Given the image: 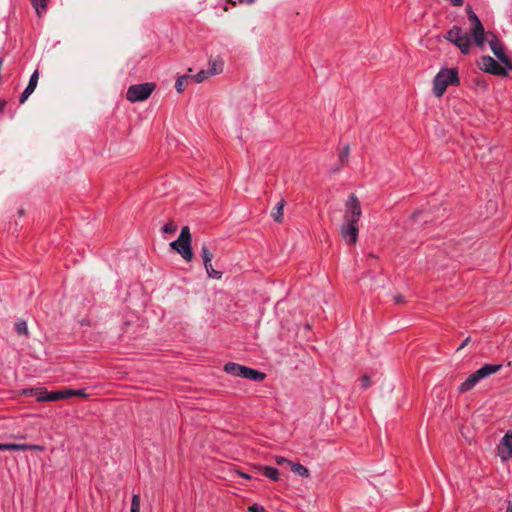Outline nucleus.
<instances>
[{
	"mask_svg": "<svg viewBox=\"0 0 512 512\" xmlns=\"http://www.w3.org/2000/svg\"><path fill=\"white\" fill-rule=\"evenodd\" d=\"M224 371L232 376L256 381V369L248 368L237 363L230 362L225 364Z\"/></svg>",
	"mask_w": 512,
	"mask_h": 512,
	"instance_id": "obj_7",
	"label": "nucleus"
},
{
	"mask_svg": "<svg viewBox=\"0 0 512 512\" xmlns=\"http://www.w3.org/2000/svg\"><path fill=\"white\" fill-rule=\"evenodd\" d=\"M192 79L191 74H185L177 78L175 88L177 92L181 93L183 92L185 85L188 83V81Z\"/></svg>",
	"mask_w": 512,
	"mask_h": 512,
	"instance_id": "obj_18",
	"label": "nucleus"
},
{
	"mask_svg": "<svg viewBox=\"0 0 512 512\" xmlns=\"http://www.w3.org/2000/svg\"><path fill=\"white\" fill-rule=\"evenodd\" d=\"M248 510L249 512H256V503L249 506Z\"/></svg>",
	"mask_w": 512,
	"mask_h": 512,
	"instance_id": "obj_34",
	"label": "nucleus"
},
{
	"mask_svg": "<svg viewBox=\"0 0 512 512\" xmlns=\"http://www.w3.org/2000/svg\"><path fill=\"white\" fill-rule=\"evenodd\" d=\"M177 229V226L173 223V222H169V223H166L163 227H162V231L164 233H173L175 232Z\"/></svg>",
	"mask_w": 512,
	"mask_h": 512,
	"instance_id": "obj_27",
	"label": "nucleus"
},
{
	"mask_svg": "<svg viewBox=\"0 0 512 512\" xmlns=\"http://www.w3.org/2000/svg\"><path fill=\"white\" fill-rule=\"evenodd\" d=\"M67 392H68V389H63V390H59V391H51L47 398H49V401H58V400L66 399V398H69V395L66 394Z\"/></svg>",
	"mask_w": 512,
	"mask_h": 512,
	"instance_id": "obj_19",
	"label": "nucleus"
},
{
	"mask_svg": "<svg viewBox=\"0 0 512 512\" xmlns=\"http://www.w3.org/2000/svg\"><path fill=\"white\" fill-rule=\"evenodd\" d=\"M201 257L203 259L204 268L208 276L212 279H220L222 272L215 270L212 266L213 253L210 252L207 245L203 244L201 247Z\"/></svg>",
	"mask_w": 512,
	"mask_h": 512,
	"instance_id": "obj_9",
	"label": "nucleus"
},
{
	"mask_svg": "<svg viewBox=\"0 0 512 512\" xmlns=\"http://www.w3.org/2000/svg\"><path fill=\"white\" fill-rule=\"evenodd\" d=\"M362 214L361 205L355 194H350L346 203L344 211V222L341 226L340 232L344 241L353 245L358 239V222Z\"/></svg>",
	"mask_w": 512,
	"mask_h": 512,
	"instance_id": "obj_2",
	"label": "nucleus"
},
{
	"mask_svg": "<svg viewBox=\"0 0 512 512\" xmlns=\"http://www.w3.org/2000/svg\"><path fill=\"white\" fill-rule=\"evenodd\" d=\"M500 369V364H485L469 375V377L459 385L458 391L465 393L472 390L482 379L498 372Z\"/></svg>",
	"mask_w": 512,
	"mask_h": 512,
	"instance_id": "obj_4",
	"label": "nucleus"
},
{
	"mask_svg": "<svg viewBox=\"0 0 512 512\" xmlns=\"http://www.w3.org/2000/svg\"><path fill=\"white\" fill-rule=\"evenodd\" d=\"M262 474L272 481L279 480V471L277 468L272 466H264L261 468Z\"/></svg>",
	"mask_w": 512,
	"mask_h": 512,
	"instance_id": "obj_16",
	"label": "nucleus"
},
{
	"mask_svg": "<svg viewBox=\"0 0 512 512\" xmlns=\"http://www.w3.org/2000/svg\"><path fill=\"white\" fill-rule=\"evenodd\" d=\"M460 79L456 68H442L433 79V93L441 97L450 85H459Z\"/></svg>",
	"mask_w": 512,
	"mask_h": 512,
	"instance_id": "obj_3",
	"label": "nucleus"
},
{
	"mask_svg": "<svg viewBox=\"0 0 512 512\" xmlns=\"http://www.w3.org/2000/svg\"><path fill=\"white\" fill-rule=\"evenodd\" d=\"M38 80H39V73L37 70H35L32 73V75L30 76L28 85L26 86V88L24 89L22 94L20 95L19 102L21 104L26 102L27 99L29 98V96L35 91L37 84H38Z\"/></svg>",
	"mask_w": 512,
	"mask_h": 512,
	"instance_id": "obj_12",
	"label": "nucleus"
},
{
	"mask_svg": "<svg viewBox=\"0 0 512 512\" xmlns=\"http://www.w3.org/2000/svg\"><path fill=\"white\" fill-rule=\"evenodd\" d=\"M284 205L285 201L281 199L274 207L273 211L271 212V217L274 219V221L281 222L283 220Z\"/></svg>",
	"mask_w": 512,
	"mask_h": 512,
	"instance_id": "obj_15",
	"label": "nucleus"
},
{
	"mask_svg": "<svg viewBox=\"0 0 512 512\" xmlns=\"http://www.w3.org/2000/svg\"><path fill=\"white\" fill-rule=\"evenodd\" d=\"M15 330L20 335H26L28 333L27 323L25 321H18L15 323Z\"/></svg>",
	"mask_w": 512,
	"mask_h": 512,
	"instance_id": "obj_23",
	"label": "nucleus"
},
{
	"mask_svg": "<svg viewBox=\"0 0 512 512\" xmlns=\"http://www.w3.org/2000/svg\"><path fill=\"white\" fill-rule=\"evenodd\" d=\"M289 465L291 467V470L295 474H297L301 477H305V478L309 477V475H310L309 470L302 464L289 462Z\"/></svg>",
	"mask_w": 512,
	"mask_h": 512,
	"instance_id": "obj_17",
	"label": "nucleus"
},
{
	"mask_svg": "<svg viewBox=\"0 0 512 512\" xmlns=\"http://www.w3.org/2000/svg\"><path fill=\"white\" fill-rule=\"evenodd\" d=\"M240 2H244V3H247V4H251L254 2V0H239Z\"/></svg>",
	"mask_w": 512,
	"mask_h": 512,
	"instance_id": "obj_38",
	"label": "nucleus"
},
{
	"mask_svg": "<svg viewBox=\"0 0 512 512\" xmlns=\"http://www.w3.org/2000/svg\"><path fill=\"white\" fill-rule=\"evenodd\" d=\"M264 511H265L264 507L258 506V512H264Z\"/></svg>",
	"mask_w": 512,
	"mask_h": 512,
	"instance_id": "obj_40",
	"label": "nucleus"
},
{
	"mask_svg": "<svg viewBox=\"0 0 512 512\" xmlns=\"http://www.w3.org/2000/svg\"><path fill=\"white\" fill-rule=\"evenodd\" d=\"M41 449L37 445L19 443H0V451H28Z\"/></svg>",
	"mask_w": 512,
	"mask_h": 512,
	"instance_id": "obj_13",
	"label": "nucleus"
},
{
	"mask_svg": "<svg viewBox=\"0 0 512 512\" xmlns=\"http://www.w3.org/2000/svg\"><path fill=\"white\" fill-rule=\"evenodd\" d=\"M47 1L48 0H31L33 7L36 10V13L41 16L43 13H45L47 8Z\"/></svg>",
	"mask_w": 512,
	"mask_h": 512,
	"instance_id": "obj_20",
	"label": "nucleus"
},
{
	"mask_svg": "<svg viewBox=\"0 0 512 512\" xmlns=\"http://www.w3.org/2000/svg\"><path fill=\"white\" fill-rule=\"evenodd\" d=\"M49 393L46 389L44 388H39L38 390V393H37V396H36V400L37 401H49V398H47L49 396Z\"/></svg>",
	"mask_w": 512,
	"mask_h": 512,
	"instance_id": "obj_25",
	"label": "nucleus"
},
{
	"mask_svg": "<svg viewBox=\"0 0 512 512\" xmlns=\"http://www.w3.org/2000/svg\"><path fill=\"white\" fill-rule=\"evenodd\" d=\"M66 394L69 395V398L73 397V396H78V397H86L87 396L84 389H77V390L68 389V392Z\"/></svg>",
	"mask_w": 512,
	"mask_h": 512,
	"instance_id": "obj_26",
	"label": "nucleus"
},
{
	"mask_svg": "<svg viewBox=\"0 0 512 512\" xmlns=\"http://www.w3.org/2000/svg\"><path fill=\"white\" fill-rule=\"evenodd\" d=\"M403 301H404V298H403V296H401V295H398V296H396V297L394 298V302H395L396 304H400V303H402Z\"/></svg>",
	"mask_w": 512,
	"mask_h": 512,
	"instance_id": "obj_32",
	"label": "nucleus"
},
{
	"mask_svg": "<svg viewBox=\"0 0 512 512\" xmlns=\"http://www.w3.org/2000/svg\"><path fill=\"white\" fill-rule=\"evenodd\" d=\"M348 154V148L346 147L345 151L343 152V155L341 157H346Z\"/></svg>",
	"mask_w": 512,
	"mask_h": 512,
	"instance_id": "obj_39",
	"label": "nucleus"
},
{
	"mask_svg": "<svg viewBox=\"0 0 512 512\" xmlns=\"http://www.w3.org/2000/svg\"><path fill=\"white\" fill-rule=\"evenodd\" d=\"M371 385V380L369 376H363L360 380V386L364 389L368 388Z\"/></svg>",
	"mask_w": 512,
	"mask_h": 512,
	"instance_id": "obj_29",
	"label": "nucleus"
},
{
	"mask_svg": "<svg viewBox=\"0 0 512 512\" xmlns=\"http://www.w3.org/2000/svg\"><path fill=\"white\" fill-rule=\"evenodd\" d=\"M450 2L453 6H462L463 5V0H450Z\"/></svg>",
	"mask_w": 512,
	"mask_h": 512,
	"instance_id": "obj_31",
	"label": "nucleus"
},
{
	"mask_svg": "<svg viewBox=\"0 0 512 512\" xmlns=\"http://www.w3.org/2000/svg\"><path fill=\"white\" fill-rule=\"evenodd\" d=\"M154 88L153 83L131 85L127 90L126 98L132 103L144 101L150 97Z\"/></svg>",
	"mask_w": 512,
	"mask_h": 512,
	"instance_id": "obj_5",
	"label": "nucleus"
},
{
	"mask_svg": "<svg viewBox=\"0 0 512 512\" xmlns=\"http://www.w3.org/2000/svg\"><path fill=\"white\" fill-rule=\"evenodd\" d=\"M227 3L232 4V5H235V2H232V1H230V0H227Z\"/></svg>",
	"mask_w": 512,
	"mask_h": 512,
	"instance_id": "obj_41",
	"label": "nucleus"
},
{
	"mask_svg": "<svg viewBox=\"0 0 512 512\" xmlns=\"http://www.w3.org/2000/svg\"><path fill=\"white\" fill-rule=\"evenodd\" d=\"M488 44L498 61L512 71V62L506 55L504 46L499 39L493 35L492 38L488 40Z\"/></svg>",
	"mask_w": 512,
	"mask_h": 512,
	"instance_id": "obj_8",
	"label": "nucleus"
},
{
	"mask_svg": "<svg viewBox=\"0 0 512 512\" xmlns=\"http://www.w3.org/2000/svg\"><path fill=\"white\" fill-rule=\"evenodd\" d=\"M505 512H512V503L509 502Z\"/></svg>",
	"mask_w": 512,
	"mask_h": 512,
	"instance_id": "obj_37",
	"label": "nucleus"
},
{
	"mask_svg": "<svg viewBox=\"0 0 512 512\" xmlns=\"http://www.w3.org/2000/svg\"><path fill=\"white\" fill-rule=\"evenodd\" d=\"M178 240L191 244V233L188 226L182 227Z\"/></svg>",
	"mask_w": 512,
	"mask_h": 512,
	"instance_id": "obj_21",
	"label": "nucleus"
},
{
	"mask_svg": "<svg viewBox=\"0 0 512 512\" xmlns=\"http://www.w3.org/2000/svg\"><path fill=\"white\" fill-rule=\"evenodd\" d=\"M466 13L471 23L469 33L464 32L461 27L455 25L444 36L447 41L453 43L464 55L470 52L472 43L479 48H483L486 41L484 26L471 6L466 7Z\"/></svg>",
	"mask_w": 512,
	"mask_h": 512,
	"instance_id": "obj_1",
	"label": "nucleus"
},
{
	"mask_svg": "<svg viewBox=\"0 0 512 512\" xmlns=\"http://www.w3.org/2000/svg\"><path fill=\"white\" fill-rule=\"evenodd\" d=\"M276 462H277L279 465H282V464H284V463H287V464L289 465V462H290V461H289V460H287V459H285V458H283V457H277V458H276Z\"/></svg>",
	"mask_w": 512,
	"mask_h": 512,
	"instance_id": "obj_30",
	"label": "nucleus"
},
{
	"mask_svg": "<svg viewBox=\"0 0 512 512\" xmlns=\"http://www.w3.org/2000/svg\"><path fill=\"white\" fill-rule=\"evenodd\" d=\"M478 66L485 73L502 77H506L508 75L509 69L503 64H499L491 56H482L478 61Z\"/></svg>",
	"mask_w": 512,
	"mask_h": 512,
	"instance_id": "obj_6",
	"label": "nucleus"
},
{
	"mask_svg": "<svg viewBox=\"0 0 512 512\" xmlns=\"http://www.w3.org/2000/svg\"><path fill=\"white\" fill-rule=\"evenodd\" d=\"M169 245H170L171 249L177 251L185 261L190 262L192 260L193 251H192L191 244L176 239V240L170 242Z\"/></svg>",
	"mask_w": 512,
	"mask_h": 512,
	"instance_id": "obj_11",
	"label": "nucleus"
},
{
	"mask_svg": "<svg viewBox=\"0 0 512 512\" xmlns=\"http://www.w3.org/2000/svg\"><path fill=\"white\" fill-rule=\"evenodd\" d=\"M264 378H265V374H264V373H262V372H260V371H258V381H261V380H263Z\"/></svg>",
	"mask_w": 512,
	"mask_h": 512,
	"instance_id": "obj_35",
	"label": "nucleus"
},
{
	"mask_svg": "<svg viewBox=\"0 0 512 512\" xmlns=\"http://www.w3.org/2000/svg\"><path fill=\"white\" fill-rule=\"evenodd\" d=\"M38 390H39V388L24 389L22 391V394L25 395V396H31V397H35L36 398Z\"/></svg>",
	"mask_w": 512,
	"mask_h": 512,
	"instance_id": "obj_28",
	"label": "nucleus"
},
{
	"mask_svg": "<svg viewBox=\"0 0 512 512\" xmlns=\"http://www.w3.org/2000/svg\"><path fill=\"white\" fill-rule=\"evenodd\" d=\"M224 63L221 59H210L207 69L211 76L218 75L223 71Z\"/></svg>",
	"mask_w": 512,
	"mask_h": 512,
	"instance_id": "obj_14",
	"label": "nucleus"
},
{
	"mask_svg": "<svg viewBox=\"0 0 512 512\" xmlns=\"http://www.w3.org/2000/svg\"><path fill=\"white\" fill-rule=\"evenodd\" d=\"M469 340H470L469 338H466V339L463 341V343L458 347V350H460V349H462L464 346H466V345H467V343L469 342Z\"/></svg>",
	"mask_w": 512,
	"mask_h": 512,
	"instance_id": "obj_33",
	"label": "nucleus"
},
{
	"mask_svg": "<svg viewBox=\"0 0 512 512\" xmlns=\"http://www.w3.org/2000/svg\"><path fill=\"white\" fill-rule=\"evenodd\" d=\"M5 104L6 102L3 101V100H0V113L3 111L4 107H5Z\"/></svg>",
	"mask_w": 512,
	"mask_h": 512,
	"instance_id": "obj_36",
	"label": "nucleus"
},
{
	"mask_svg": "<svg viewBox=\"0 0 512 512\" xmlns=\"http://www.w3.org/2000/svg\"><path fill=\"white\" fill-rule=\"evenodd\" d=\"M498 455L502 461L512 459V430L505 433L499 446Z\"/></svg>",
	"mask_w": 512,
	"mask_h": 512,
	"instance_id": "obj_10",
	"label": "nucleus"
},
{
	"mask_svg": "<svg viewBox=\"0 0 512 512\" xmlns=\"http://www.w3.org/2000/svg\"><path fill=\"white\" fill-rule=\"evenodd\" d=\"M130 512H140V497L138 494H134L132 497Z\"/></svg>",
	"mask_w": 512,
	"mask_h": 512,
	"instance_id": "obj_24",
	"label": "nucleus"
},
{
	"mask_svg": "<svg viewBox=\"0 0 512 512\" xmlns=\"http://www.w3.org/2000/svg\"><path fill=\"white\" fill-rule=\"evenodd\" d=\"M210 76L211 75L208 70H201L198 73H196L195 75H192V79H194L195 82H197V83H201V82L205 81L206 79H208Z\"/></svg>",
	"mask_w": 512,
	"mask_h": 512,
	"instance_id": "obj_22",
	"label": "nucleus"
}]
</instances>
